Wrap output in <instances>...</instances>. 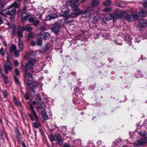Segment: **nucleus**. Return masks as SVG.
I'll return each instance as SVG.
<instances>
[{
    "instance_id": "obj_50",
    "label": "nucleus",
    "mask_w": 147,
    "mask_h": 147,
    "mask_svg": "<svg viewBox=\"0 0 147 147\" xmlns=\"http://www.w3.org/2000/svg\"><path fill=\"white\" fill-rule=\"evenodd\" d=\"M114 4L116 6H117L118 7H121V3H120V2H118L117 1H115Z\"/></svg>"
},
{
    "instance_id": "obj_7",
    "label": "nucleus",
    "mask_w": 147,
    "mask_h": 147,
    "mask_svg": "<svg viewBox=\"0 0 147 147\" xmlns=\"http://www.w3.org/2000/svg\"><path fill=\"white\" fill-rule=\"evenodd\" d=\"M11 10L6 11L5 13L7 15H10V19L11 22L14 20V19L16 16V9L18 8L13 7Z\"/></svg>"
},
{
    "instance_id": "obj_29",
    "label": "nucleus",
    "mask_w": 147,
    "mask_h": 147,
    "mask_svg": "<svg viewBox=\"0 0 147 147\" xmlns=\"http://www.w3.org/2000/svg\"><path fill=\"white\" fill-rule=\"evenodd\" d=\"M99 4V3L98 0H94L91 2V5L92 6L96 7Z\"/></svg>"
},
{
    "instance_id": "obj_58",
    "label": "nucleus",
    "mask_w": 147,
    "mask_h": 147,
    "mask_svg": "<svg viewBox=\"0 0 147 147\" xmlns=\"http://www.w3.org/2000/svg\"><path fill=\"white\" fill-rule=\"evenodd\" d=\"M14 65L15 66H17L18 65V63L17 60H16L14 61Z\"/></svg>"
},
{
    "instance_id": "obj_53",
    "label": "nucleus",
    "mask_w": 147,
    "mask_h": 147,
    "mask_svg": "<svg viewBox=\"0 0 147 147\" xmlns=\"http://www.w3.org/2000/svg\"><path fill=\"white\" fill-rule=\"evenodd\" d=\"M36 100H41V98L39 94H38L36 96Z\"/></svg>"
},
{
    "instance_id": "obj_51",
    "label": "nucleus",
    "mask_w": 147,
    "mask_h": 147,
    "mask_svg": "<svg viewBox=\"0 0 147 147\" xmlns=\"http://www.w3.org/2000/svg\"><path fill=\"white\" fill-rule=\"evenodd\" d=\"M37 43L38 45L41 46L42 43V41L41 40H39L37 41Z\"/></svg>"
},
{
    "instance_id": "obj_63",
    "label": "nucleus",
    "mask_w": 147,
    "mask_h": 147,
    "mask_svg": "<svg viewBox=\"0 0 147 147\" xmlns=\"http://www.w3.org/2000/svg\"><path fill=\"white\" fill-rule=\"evenodd\" d=\"M3 18L1 17H0V24L3 23Z\"/></svg>"
},
{
    "instance_id": "obj_32",
    "label": "nucleus",
    "mask_w": 147,
    "mask_h": 147,
    "mask_svg": "<svg viewBox=\"0 0 147 147\" xmlns=\"http://www.w3.org/2000/svg\"><path fill=\"white\" fill-rule=\"evenodd\" d=\"M32 72H30L29 74H27L25 73L26 74L28 75V80L30 82H33L34 80L32 75Z\"/></svg>"
},
{
    "instance_id": "obj_52",
    "label": "nucleus",
    "mask_w": 147,
    "mask_h": 147,
    "mask_svg": "<svg viewBox=\"0 0 147 147\" xmlns=\"http://www.w3.org/2000/svg\"><path fill=\"white\" fill-rule=\"evenodd\" d=\"M24 98L26 100H28L29 99V97L28 94L27 93H25Z\"/></svg>"
},
{
    "instance_id": "obj_25",
    "label": "nucleus",
    "mask_w": 147,
    "mask_h": 147,
    "mask_svg": "<svg viewBox=\"0 0 147 147\" xmlns=\"http://www.w3.org/2000/svg\"><path fill=\"white\" fill-rule=\"evenodd\" d=\"M100 14L99 13H97L96 16H94L93 18V20L92 21V22L93 24H95L98 19H99Z\"/></svg>"
},
{
    "instance_id": "obj_16",
    "label": "nucleus",
    "mask_w": 147,
    "mask_h": 147,
    "mask_svg": "<svg viewBox=\"0 0 147 147\" xmlns=\"http://www.w3.org/2000/svg\"><path fill=\"white\" fill-rule=\"evenodd\" d=\"M69 9L67 7H66L62 9V11L60 13V15L61 16L63 17L67 16V18H68V16L67 15L69 13Z\"/></svg>"
},
{
    "instance_id": "obj_24",
    "label": "nucleus",
    "mask_w": 147,
    "mask_h": 147,
    "mask_svg": "<svg viewBox=\"0 0 147 147\" xmlns=\"http://www.w3.org/2000/svg\"><path fill=\"white\" fill-rule=\"evenodd\" d=\"M14 102L15 104L18 106L21 107L22 106V104L20 101H18L16 98L13 96V97Z\"/></svg>"
},
{
    "instance_id": "obj_46",
    "label": "nucleus",
    "mask_w": 147,
    "mask_h": 147,
    "mask_svg": "<svg viewBox=\"0 0 147 147\" xmlns=\"http://www.w3.org/2000/svg\"><path fill=\"white\" fill-rule=\"evenodd\" d=\"M49 138L51 142H53L55 141L54 137L52 135H50L49 136Z\"/></svg>"
},
{
    "instance_id": "obj_48",
    "label": "nucleus",
    "mask_w": 147,
    "mask_h": 147,
    "mask_svg": "<svg viewBox=\"0 0 147 147\" xmlns=\"http://www.w3.org/2000/svg\"><path fill=\"white\" fill-rule=\"evenodd\" d=\"M15 72L17 76H19L20 75V72L19 69L18 68L15 69Z\"/></svg>"
},
{
    "instance_id": "obj_22",
    "label": "nucleus",
    "mask_w": 147,
    "mask_h": 147,
    "mask_svg": "<svg viewBox=\"0 0 147 147\" xmlns=\"http://www.w3.org/2000/svg\"><path fill=\"white\" fill-rule=\"evenodd\" d=\"M56 137L58 141V143L61 144L62 143V140L60 135L59 134H56Z\"/></svg>"
},
{
    "instance_id": "obj_43",
    "label": "nucleus",
    "mask_w": 147,
    "mask_h": 147,
    "mask_svg": "<svg viewBox=\"0 0 147 147\" xmlns=\"http://www.w3.org/2000/svg\"><path fill=\"white\" fill-rule=\"evenodd\" d=\"M19 51L16 50L14 52V56L16 57H18L19 55Z\"/></svg>"
},
{
    "instance_id": "obj_17",
    "label": "nucleus",
    "mask_w": 147,
    "mask_h": 147,
    "mask_svg": "<svg viewBox=\"0 0 147 147\" xmlns=\"http://www.w3.org/2000/svg\"><path fill=\"white\" fill-rule=\"evenodd\" d=\"M58 16L56 13H52L48 15L45 18L46 21H49L57 18Z\"/></svg>"
},
{
    "instance_id": "obj_1",
    "label": "nucleus",
    "mask_w": 147,
    "mask_h": 147,
    "mask_svg": "<svg viewBox=\"0 0 147 147\" xmlns=\"http://www.w3.org/2000/svg\"><path fill=\"white\" fill-rule=\"evenodd\" d=\"M36 62V60L35 58H30L27 63L22 65L21 68L26 73L28 74L30 72H33V67Z\"/></svg>"
},
{
    "instance_id": "obj_55",
    "label": "nucleus",
    "mask_w": 147,
    "mask_h": 147,
    "mask_svg": "<svg viewBox=\"0 0 147 147\" xmlns=\"http://www.w3.org/2000/svg\"><path fill=\"white\" fill-rule=\"evenodd\" d=\"M62 130L63 132H66L67 131V128L65 126H63L62 127Z\"/></svg>"
},
{
    "instance_id": "obj_4",
    "label": "nucleus",
    "mask_w": 147,
    "mask_h": 147,
    "mask_svg": "<svg viewBox=\"0 0 147 147\" xmlns=\"http://www.w3.org/2000/svg\"><path fill=\"white\" fill-rule=\"evenodd\" d=\"M41 31L37 35V37L39 38H43L45 40H47L50 37V34L49 32H44L47 28L43 26L42 27L40 28Z\"/></svg>"
},
{
    "instance_id": "obj_56",
    "label": "nucleus",
    "mask_w": 147,
    "mask_h": 147,
    "mask_svg": "<svg viewBox=\"0 0 147 147\" xmlns=\"http://www.w3.org/2000/svg\"><path fill=\"white\" fill-rule=\"evenodd\" d=\"M33 126L35 128H38V126L36 122H34L33 123Z\"/></svg>"
},
{
    "instance_id": "obj_45",
    "label": "nucleus",
    "mask_w": 147,
    "mask_h": 147,
    "mask_svg": "<svg viewBox=\"0 0 147 147\" xmlns=\"http://www.w3.org/2000/svg\"><path fill=\"white\" fill-rule=\"evenodd\" d=\"M3 94L4 98H6L7 96V92L5 90H4L2 91Z\"/></svg>"
},
{
    "instance_id": "obj_13",
    "label": "nucleus",
    "mask_w": 147,
    "mask_h": 147,
    "mask_svg": "<svg viewBox=\"0 0 147 147\" xmlns=\"http://www.w3.org/2000/svg\"><path fill=\"white\" fill-rule=\"evenodd\" d=\"M139 26L142 28L147 26V21L144 18H142L139 20Z\"/></svg>"
},
{
    "instance_id": "obj_6",
    "label": "nucleus",
    "mask_w": 147,
    "mask_h": 147,
    "mask_svg": "<svg viewBox=\"0 0 147 147\" xmlns=\"http://www.w3.org/2000/svg\"><path fill=\"white\" fill-rule=\"evenodd\" d=\"M125 13V15L120 18H123L125 16V18L129 22L132 21L134 20H137L138 18L137 13L136 12L132 13L131 14H127L126 13Z\"/></svg>"
},
{
    "instance_id": "obj_8",
    "label": "nucleus",
    "mask_w": 147,
    "mask_h": 147,
    "mask_svg": "<svg viewBox=\"0 0 147 147\" xmlns=\"http://www.w3.org/2000/svg\"><path fill=\"white\" fill-rule=\"evenodd\" d=\"M33 104L36 105V107L38 111L40 109H42L45 107V103L44 102H39L36 100H34L32 102Z\"/></svg>"
},
{
    "instance_id": "obj_11",
    "label": "nucleus",
    "mask_w": 147,
    "mask_h": 147,
    "mask_svg": "<svg viewBox=\"0 0 147 147\" xmlns=\"http://www.w3.org/2000/svg\"><path fill=\"white\" fill-rule=\"evenodd\" d=\"M147 143V138H144L139 139L136 141L134 145V147H138L139 145L145 144Z\"/></svg>"
},
{
    "instance_id": "obj_19",
    "label": "nucleus",
    "mask_w": 147,
    "mask_h": 147,
    "mask_svg": "<svg viewBox=\"0 0 147 147\" xmlns=\"http://www.w3.org/2000/svg\"><path fill=\"white\" fill-rule=\"evenodd\" d=\"M41 115L44 120L46 121L49 119V117L45 110H43L41 112Z\"/></svg>"
},
{
    "instance_id": "obj_41",
    "label": "nucleus",
    "mask_w": 147,
    "mask_h": 147,
    "mask_svg": "<svg viewBox=\"0 0 147 147\" xmlns=\"http://www.w3.org/2000/svg\"><path fill=\"white\" fill-rule=\"evenodd\" d=\"M0 54L3 56H5V52L2 48L0 49Z\"/></svg>"
},
{
    "instance_id": "obj_9",
    "label": "nucleus",
    "mask_w": 147,
    "mask_h": 147,
    "mask_svg": "<svg viewBox=\"0 0 147 147\" xmlns=\"http://www.w3.org/2000/svg\"><path fill=\"white\" fill-rule=\"evenodd\" d=\"M4 66L5 67L4 71L5 73H7L9 71H11L12 64L10 61L7 60V61L4 63Z\"/></svg>"
},
{
    "instance_id": "obj_23",
    "label": "nucleus",
    "mask_w": 147,
    "mask_h": 147,
    "mask_svg": "<svg viewBox=\"0 0 147 147\" xmlns=\"http://www.w3.org/2000/svg\"><path fill=\"white\" fill-rule=\"evenodd\" d=\"M22 28L23 29L24 31L26 30L28 32H31L32 30V28L29 25H26L25 26H22Z\"/></svg>"
},
{
    "instance_id": "obj_64",
    "label": "nucleus",
    "mask_w": 147,
    "mask_h": 147,
    "mask_svg": "<svg viewBox=\"0 0 147 147\" xmlns=\"http://www.w3.org/2000/svg\"><path fill=\"white\" fill-rule=\"evenodd\" d=\"M101 11V9L100 8H98L97 9V13H98V12H100Z\"/></svg>"
},
{
    "instance_id": "obj_61",
    "label": "nucleus",
    "mask_w": 147,
    "mask_h": 147,
    "mask_svg": "<svg viewBox=\"0 0 147 147\" xmlns=\"http://www.w3.org/2000/svg\"><path fill=\"white\" fill-rule=\"evenodd\" d=\"M30 109L32 111L34 110V107L31 104H30Z\"/></svg>"
},
{
    "instance_id": "obj_3",
    "label": "nucleus",
    "mask_w": 147,
    "mask_h": 147,
    "mask_svg": "<svg viewBox=\"0 0 147 147\" xmlns=\"http://www.w3.org/2000/svg\"><path fill=\"white\" fill-rule=\"evenodd\" d=\"M26 84L27 86H29L30 88V93L33 96H34L35 94V92L34 89L37 88L40 85L41 87L42 86V85L40 83L37 82H33L32 83L26 82Z\"/></svg>"
},
{
    "instance_id": "obj_31",
    "label": "nucleus",
    "mask_w": 147,
    "mask_h": 147,
    "mask_svg": "<svg viewBox=\"0 0 147 147\" xmlns=\"http://www.w3.org/2000/svg\"><path fill=\"white\" fill-rule=\"evenodd\" d=\"M111 0H106V1L103 2V5L105 6H109L111 4Z\"/></svg>"
},
{
    "instance_id": "obj_35",
    "label": "nucleus",
    "mask_w": 147,
    "mask_h": 147,
    "mask_svg": "<svg viewBox=\"0 0 147 147\" xmlns=\"http://www.w3.org/2000/svg\"><path fill=\"white\" fill-rule=\"evenodd\" d=\"M142 75L141 72L139 71H136V73L135 74V76L136 78L140 77L142 76Z\"/></svg>"
},
{
    "instance_id": "obj_39",
    "label": "nucleus",
    "mask_w": 147,
    "mask_h": 147,
    "mask_svg": "<svg viewBox=\"0 0 147 147\" xmlns=\"http://www.w3.org/2000/svg\"><path fill=\"white\" fill-rule=\"evenodd\" d=\"M5 5L4 0H0V8L3 7Z\"/></svg>"
},
{
    "instance_id": "obj_5",
    "label": "nucleus",
    "mask_w": 147,
    "mask_h": 147,
    "mask_svg": "<svg viewBox=\"0 0 147 147\" xmlns=\"http://www.w3.org/2000/svg\"><path fill=\"white\" fill-rule=\"evenodd\" d=\"M71 7L73 8V11H76V12L72 13L68 16V18L72 17L77 16L80 15L82 12V11H80L78 7L75 4H71Z\"/></svg>"
},
{
    "instance_id": "obj_28",
    "label": "nucleus",
    "mask_w": 147,
    "mask_h": 147,
    "mask_svg": "<svg viewBox=\"0 0 147 147\" xmlns=\"http://www.w3.org/2000/svg\"><path fill=\"white\" fill-rule=\"evenodd\" d=\"M120 142H121V140L119 139L115 140L112 143V146L115 147L116 145L118 146Z\"/></svg>"
},
{
    "instance_id": "obj_37",
    "label": "nucleus",
    "mask_w": 147,
    "mask_h": 147,
    "mask_svg": "<svg viewBox=\"0 0 147 147\" xmlns=\"http://www.w3.org/2000/svg\"><path fill=\"white\" fill-rule=\"evenodd\" d=\"M1 76L3 78L4 81L6 83L8 82V78L7 76H5L2 73L1 74Z\"/></svg>"
},
{
    "instance_id": "obj_40",
    "label": "nucleus",
    "mask_w": 147,
    "mask_h": 147,
    "mask_svg": "<svg viewBox=\"0 0 147 147\" xmlns=\"http://www.w3.org/2000/svg\"><path fill=\"white\" fill-rule=\"evenodd\" d=\"M14 79L15 80V82L17 84H18L19 85L20 84V82L19 81V80L17 78L16 76H14Z\"/></svg>"
},
{
    "instance_id": "obj_54",
    "label": "nucleus",
    "mask_w": 147,
    "mask_h": 147,
    "mask_svg": "<svg viewBox=\"0 0 147 147\" xmlns=\"http://www.w3.org/2000/svg\"><path fill=\"white\" fill-rule=\"evenodd\" d=\"M26 7H24L21 10V13H26Z\"/></svg>"
},
{
    "instance_id": "obj_10",
    "label": "nucleus",
    "mask_w": 147,
    "mask_h": 147,
    "mask_svg": "<svg viewBox=\"0 0 147 147\" xmlns=\"http://www.w3.org/2000/svg\"><path fill=\"white\" fill-rule=\"evenodd\" d=\"M81 13L82 14V17L84 18H87L90 17L92 14V9L90 8L87 9L84 12H82V11Z\"/></svg>"
},
{
    "instance_id": "obj_15",
    "label": "nucleus",
    "mask_w": 147,
    "mask_h": 147,
    "mask_svg": "<svg viewBox=\"0 0 147 147\" xmlns=\"http://www.w3.org/2000/svg\"><path fill=\"white\" fill-rule=\"evenodd\" d=\"M28 21L30 23H33V25L35 26H36L39 23V21L38 20L36 19L34 17H30L29 18Z\"/></svg>"
},
{
    "instance_id": "obj_38",
    "label": "nucleus",
    "mask_w": 147,
    "mask_h": 147,
    "mask_svg": "<svg viewBox=\"0 0 147 147\" xmlns=\"http://www.w3.org/2000/svg\"><path fill=\"white\" fill-rule=\"evenodd\" d=\"M128 38L127 36H126L125 38V40L126 41V42L128 43L129 45H130L131 44L132 41L131 40V38L130 39L129 38V40H128Z\"/></svg>"
},
{
    "instance_id": "obj_12",
    "label": "nucleus",
    "mask_w": 147,
    "mask_h": 147,
    "mask_svg": "<svg viewBox=\"0 0 147 147\" xmlns=\"http://www.w3.org/2000/svg\"><path fill=\"white\" fill-rule=\"evenodd\" d=\"M60 26L58 23L55 24L51 28V30L56 34H58L60 31Z\"/></svg>"
},
{
    "instance_id": "obj_18",
    "label": "nucleus",
    "mask_w": 147,
    "mask_h": 147,
    "mask_svg": "<svg viewBox=\"0 0 147 147\" xmlns=\"http://www.w3.org/2000/svg\"><path fill=\"white\" fill-rule=\"evenodd\" d=\"M21 0H16L13 3L9 6L8 7V9H10L11 8H12L13 7H15L16 8H18L19 2L21 1Z\"/></svg>"
},
{
    "instance_id": "obj_60",
    "label": "nucleus",
    "mask_w": 147,
    "mask_h": 147,
    "mask_svg": "<svg viewBox=\"0 0 147 147\" xmlns=\"http://www.w3.org/2000/svg\"><path fill=\"white\" fill-rule=\"evenodd\" d=\"M3 138V135L2 131H0V139H2Z\"/></svg>"
},
{
    "instance_id": "obj_30",
    "label": "nucleus",
    "mask_w": 147,
    "mask_h": 147,
    "mask_svg": "<svg viewBox=\"0 0 147 147\" xmlns=\"http://www.w3.org/2000/svg\"><path fill=\"white\" fill-rule=\"evenodd\" d=\"M50 46V44L49 42H48L46 45L45 46L43 50V52H46L49 49V47Z\"/></svg>"
},
{
    "instance_id": "obj_2",
    "label": "nucleus",
    "mask_w": 147,
    "mask_h": 147,
    "mask_svg": "<svg viewBox=\"0 0 147 147\" xmlns=\"http://www.w3.org/2000/svg\"><path fill=\"white\" fill-rule=\"evenodd\" d=\"M125 14L124 11H121L119 9H116L112 14L107 13L105 15V20L106 21H109L112 18L115 20L123 16Z\"/></svg>"
},
{
    "instance_id": "obj_27",
    "label": "nucleus",
    "mask_w": 147,
    "mask_h": 147,
    "mask_svg": "<svg viewBox=\"0 0 147 147\" xmlns=\"http://www.w3.org/2000/svg\"><path fill=\"white\" fill-rule=\"evenodd\" d=\"M139 134L141 136L144 138H147V134L146 131H141L139 132Z\"/></svg>"
},
{
    "instance_id": "obj_14",
    "label": "nucleus",
    "mask_w": 147,
    "mask_h": 147,
    "mask_svg": "<svg viewBox=\"0 0 147 147\" xmlns=\"http://www.w3.org/2000/svg\"><path fill=\"white\" fill-rule=\"evenodd\" d=\"M24 31L23 29L22 28V27L21 28L20 26H18L17 30V34L18 36L20 38L23 37V35L22 33Z\"/></svg>"
},
{
    "instance_id": "obj_36",
    "label": "nucleus",
    "mask_w": 147,
    "mask_h": 147,
    "mask_svg": "<svg viewBox=\"0 0 147 147\" xmlns=\"http://www.w3.org/2000/svg\"><path fill=\"white\" fill-rule=\"evenodd\" d=\"M36 54V51H30L28 54V56H33Z\"/></svg>"
},
{
    "instance_id": "obj_21",
    "label": "nucleus",
    "mask_w": 147,
    "mask_h": 147,
    "mask_svg": "<svg viewBox=\"0 0 147 147\" xmlns=\"http://www.w3.org/2000/svg\"><path fill=\"white\" fill-rule=\"evenodd\" d=\"M30 15V13H22L21 17L22 19L24 20H26L27 18Z\"/></svg>"
},
{
    "instance_id": "obj_59",
    "label": "nucleus",
    "mask_w": 147,
    "mask_h": 147,
    "mask_svg": "<svg viewBox=\"0 0 147 147\" xmlns=\"http://www.w3.org/2000/svg\"><path fill=\"white\" fill-rule=\"evenodd\" d=\"M33 36V34L32 33L30 32L28 34V37L29 38H32Z\"/></svg>"
},
{
    "instance_id": "obj_42",
    "label": "nucleus",
    "mask_w": 147,
    "mask_h": 147,
    "mask_svg": "<svg viewBox=\"0 0 147 147\" xmlns=\"http://www.w3.org/2000/svg\"><path fill=\"white\" fill-rule=\"evenodd\" d=\"M111 8L110 7H107L104 9L102 11L105 12H108L111 10Z\"/></svg>"
},
{
    "instance_id": "obj_49",
    "label": "nucleus",
    "mask_w": 147,
    "mask_h": 147,
    "mask_svg": "<svg viewBox=\"0 0 147 147\" xmlns=\"http://www.w3.org/2000/svg\"><path fill=\"white\" fill-rule=\"evenodd\" d=\"M142 5L144 7H147V0H144Z\"/></svg>"
},
{
    "instance_id": "obj_33",
    "label": "nucleus",
    "mask_w": 147,
    "mask_h": 147,
    "mask_svg": "<svg viewBox=\"0 0 147 147\" xmlns=\"http://www.w3.org/2000/svg\"><path fill=\"white\" fill-rule=\"evenodd\" d=\"M16 46L14 45H12L9 48V52L11 53H12L14 52L16 50Z\"/></svg>"
},
{
    "instance_id": "obj_20",
    "label": "nucleus",
    "mask_w": 147,
    "mask_h": 147,
    "mask_svg": "<svg viewBox=\"0 0 147 147\" xmlns=\"http://www.w3.org/2000/svg\"><path fill=\"white\" fill-rule=\"evenodd\" d=\"M18 45L19 46V51L20 52L23 50V44L22 40L20 38H19L18 40Z\"/></svg>"
},
{
    "instance_id": "obj_47",
    "label": "nucleus",
    "mask_w": 147,
    "mask_h": 147,
    "mask_svg": "<svg viewBox=\"0 0 147 147\" xmlns=\"http://www.w3.org/2000/svg\"><path fill=\"white\" fill-rule=\"evenodd\" d=\"M100 20L101 23L103 25L105 24V20H104L103 17H101L100 18Z\"/></svg>"
},
{
    "instance_id": "obj_62",
    "label": "nucleus",
    "mask_w": 147,
    "mask_h": 147,
    "mask_svg": "<svg viewBox=\"0 0 147 147\" xmlns=\"http://www.w3.org/2000/svg\"><path fill=\"white\" fill-rule=\"evenodd\" d=\"M63 147H71V146L69 144L65 143L64 144Z\"/></svg>"
},
{
    "instance_id": "obj_44",
    "label": "nucleus",
    "mask_w": 147,
    "mask_h": 147,
    "mask_svg": "<svg viewBox=\"0 0 147 147\" xmlns=\"http://www.w3.org/2000/svg\"><path fill=\"white\" fill-rule=\"evenodd\" d=\"M32 113L33 115L34 116V117L36 119H38V117L37 115V114H36L35 111L34 110H33L32 111Z\"/></svg>"
},
{
    "instance_id": "obj_57",
    "label": "nucleus",
    "mask_w": 147,
    "mask_h": 147,
    "mask_svg": "<svg viewBox=\"0 0 147 147\" xmlns=\"http://www.w3.org/2000/svg\"><path fill=\"white\" fill-rule=\"evenodd\" d=\"M36 44V42L35 41H32L31 42V45L32 46H34Z\"/></svg>"
},
{
    "instance_id": "obj_26",
    "label": "nucleus",
    "mask_w": 147,
    "mask_h": 147,
    "mask_svg": "<svg viewBox=\"0 0 147 147\" xmlns=\"http://www.w3.org/2000/svg\"><path fill=\"white\" fill-rule=\"evenodd\" d=\"M142 37L138 35H136L135 36V38L134 39V41L135 42L139 43L141 40V38Z\"/></svg>"
},
{
    "instance_id": "obj_34",
    "label": "nucleus",
    "mask_w": 147,
    "mask_h": 147,
    "mask_svg": "<svg viewBox=\"0 0 147 147\" xmlns=\"http://www.w3.org/2000/svg\"><path fill=\"white\" fill-rule=\"evenodd\" d=\"M139 15L141 17H144L146 16V13L145 11L143 10H141L140 12L138 13Z\"/></svg>"
}]
</instances>
